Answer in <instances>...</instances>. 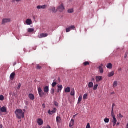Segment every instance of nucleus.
Returning a JSON list of instances; mask_svg holds the SVG:
<instances>
[{
    "label": "nucleus",
    "instance_id": "1",
    "mask_svg": "<svg viewBox=\"0 0 128 128\" xmlns=\"http://www.w3.org/2000/svg\"><path fill=\"white\" fill-rule=\"evenodd\" d=\"M15 114L18 120H22V118H24V112L20 109H17L15 112Z\"/></svg>",
    "mask_w": 128,
    "mask_h": 128
},
{
    "label": "nucleus",
    "instance_id": "2",
    "mask_svg": "<svg viewBox=\"0 0 128 128\" xmlns=\"http://www.w3.org/2000/svg\"><path fill=\"white\" fill-rule=\"evenodd\" d=\"M12 20L10 18H4L2 20V24H6L8 22H10Z\"/></svg>",
    "mask_w": 128,
    "mask_h": 128
},
{
    "label": "nucleus",
    "instance_id": "3",
    "mask_svg": "<svg viewBox=\"0 0 128 128\" xmlns=\"http://www.w3.org/2000/svg\"><path fill=\"white\" fill-rule=\"evenodd\" d=\"M48 8V5L38 6H37L38 10H46Z\"/></svg>",
    "mask_w": 128,
    "mask_h": 128
},
{
    "label": "nucleus",
    "instance_id": "4",
    "mask_svg": "<svg viewBox=\"0 0 128 128\" xmlns=\"http://www.w3.org/2000/svg\"><path fill=\"white\" fill-rule=\"evenodd\" d=\"M58 10L60 12H62L64 10V4H62L58 8Z\"/></svg>",
    "mask_w": 128,
    "mask_h": 128
},
{
    "label": "nucleus",
    "instance_id": "5",
    "mask_svg": "<svg viewBox=\"0 0 128 128\" xmlns=\"http://www.w3.org/2000/svg\"><path fill=\"white\" fill-rule=\"evenodd\" d=\"M74 28H76V26H72L66 28V32H70L72 30H74Z\"/></svg>",
    "mask_w": 128,
    "mask_h": 128
},
{
    "label": "nucleus",
    "instance_id": "6",
    "mask_svg": "<svg viewBox=\"0 0 128 128\" xmlns=\"http://www.w3.org/2000/svg\"><path fill=\"white\" fill-rule=\"evenodd\" d=\"M26 24L27 26H30L32 24V21L31 19H27L26 21Z\"/></svg>",
    "mask_w": 128,
    "mask_h": 128
},
{
    "label": "nucleus",
    "instance_id": "7",
    "mask_svg": "<svg viewBox=\"0 0 128 128\" xmlns=\"http://www.w3.org/2000/svg\"><path fill=\"white\" fill-rule=\"evenodd\" d=\"M48 36V34H41L38 36L39 38H46Z\"/></svg>",
    "mask_w": 128,
    "mask_h": 128
},
{
    "label": "nucleus",
    "instance_id": "8",
    "mask_svg": "<svg viewBox=\"0 0 128 128\" xmlns=\"http://www.w3.org/2000/svg\"><path fill=\"white\" fill-rule=\"evenodd\" d=\"M62 88H64L62 85H58L57 86L58 92H62Z\"/></svg>",
    "mask_w": 128,
    "mask_h": 128
},
{
    "label": "nucleus",
    "instance_id": "9",
    "mask_svg": "<svg viewBox=\"0 0 128 128\" xmlns=\"http://www.w3.org/2000/svg\"><path fill=\"white\" fill-rule=\"evenodd\" d=\"M8 112L6 107L3 106L2 108H0V112Z\"/></svg>",
    "mask_w": 128,
    "mask_h": 128
},
{
    "label": "nucleus",
    "instance_id": "10",
    "mask_svg": "<svg viewBox=\"0 0 128 128\" xmlns=\"http://www.w3.org/2000/svg\"><path fill=\"white\" fill-rule=\"evenodd\" d=\"M50 12H52L54 14H56V12H58V10H56V7L54 6L50 7Z\"/></svg>",
    "mask_w": 128,
    "mask_h": 128
},
{
    "label": "nucleus",
    "instance_id": "11",
    "mask_svg": "<svg viewBox=\"0 0 128 128\" xmlns=\"http://www.w3.org/2000/svg\"><path fill=\"white\" fill-rule=\"evenodd\" d=\"M37 122H38V126H42V124H44V120H42L40 118H38L37 120Z\"/></svg>",
    "mask_w": 128,
    "mask_h": 128
},
{
    "label": "nucleus",
    "instance_id": "12",
    "mask_svg": "<svg viewBox=\"0 0 128 128\" xmlns=\"http://www.w3.org/2000/svg\"><path fill=\"white\" fill-rule=\"evenodd\" d=\"M104 66V65L102 64L98 68L100 70V74H103L104 73V68H102Z\"/></svg>",
    "mask_w": 128,
    "mask_h": 128
},
{
    "label": "nucleus",
    "instance_id": "13",
    "mask_svg": "<svg viewBox=\"0 0 128 128\" xmlns=\"http://www.w3.org/2000/svg\"><path fill=\"white\" fill-rule=\"evenodd\" d=\"M100 80H102V76H97L96 77V82H100Z\"/></svg>",
    "mask_w": 128,
    "mask_h": 128
},
{
    "label": "nucleus",
    "instance_id": "14",
    "mask_svg": "<svg viewBox=\"0 0 128 128\" xmlns=\"http://www.w3.org/2000/svg\"><path fill=\"white\" fill-rule=\"evenodd\" d=\"M57 124H60L62 122V118L60 116H58L56 118Z\"/></svg>",
    "mask_w": 128,
    "mask_h": 128
},
{
    "label": "nucleus",
    "instance_id": "15",
    "mask_svg": "<svg viewBox=\"0 0 128 128\" xmlns=\"http://www.w3.org/2000/svg\"><path fill=\"white\" fill-rule=\"evenodd\" d=\"M112 122H113V126H116V122H118V120L116 117L113 118Z\"/></svg>",
    "mask_w": 128,
    "mask_h": 128
},
{
    "label": "nucleus",
    "instance_id": "16",
    "mask_svg": "<svg viewBox=\"0 0 128 128\" xmlns=\"http://www.w3.org/2000/svg\"><path fill=\"white\" fill-rule=\"evenodd\" d=\"M74 126V120L72 119L70 124V127L72 128Z\"/></svg>",
    "mask_w": 128,
    "mask_h": 128
},
{
    "label": "nucleus",
    "instance_id": "17",
    "mask_svg": "<svg viewBox=\"0 0 128 128\" xmlns=\"http://www.w3.org/2000/svg\"><path fill=\"white\" fill-rule=\"evenodd\" d=\"M44 92L46 94H48V92H50V88H48V86H46V87H44Z\"/></svg>",
    "mask_w": 128,
    "mask_h": 128
},
{
    "label": "nucleus",
    "instance_id": "18",
    "mask_svg": "<svg viewBox=\"0 0 128 128\" xmlns=\"http://www.w3.org/2000/svg\"><path fill=\"white\" fill-rule=\"evenodd\" d=\"M28 98L31 100H34V96L33 94H30L28 95Z\"/></svg>",
    "mask_w": 128,
    "mask_h": 128
},
{
    "label": "nucleus",
    "instance_id": "19",
    "mask_svg": "<svg viewBox=\"0 0 128 128\" xmlns=\"http://www.w3.org/2000/svg\"><path fill=\"white\" fill-rule=\"evenodd\" d=\"M114 76V72L112 71L108 74V78H112V76Z\"/></svg>",
    "mask_w": 128,
    "mask_h": 128
},
{
    "label": "nucleus",
    "instance_id": "20",
    "mask_svg": "<svg viewBox=\"0 0 128 128\" xmlns=\"http://www.w3.org/2000/svg\"><path fill=\"white\" fill-rule=\"evenodd\" d=\"M107 68H109V70H112V64L109 63L107 64L106 66Z\"/></svg>",
    "mask_w": 128,
    "mask_h": 128
},
{
    "label": "nucleus",
    "instance_id": "21",
    "mask_svg": "<svg viewBox=\"0 0 128 128\" xmlns=\"http://www.w3.org/2000/svg\"><path fill=\"white\" fill-rule=\"evenodd\" d=\"M88 86L89 88H94V83L92 82H90L88 84Z\"/></svg>",
    "mask_w": 128,
    "mask_h": 128
},
{
    "label": "nucleus",
    "instance_id": "22",
    "mask_svg": "<svg viewBox=\"0 0 128 128\" xmlns=\"http://www.w3.org/2000/svg\"><path fill=\"white\" fill-rule=\"evenodd\" d=\"M82 100V96L80 95L78 99V104H80Z\"/></svg>",
    "mask_w": 128,
    "mask_h": 128
},
{
    "label": "nucleus",
    "instance_id": "23",
    "mask_svg": "<svg viewBox=\"0 0 128 128\" xmlns=\"http://www.w3.org/2000/svg\"><path fill=\"white\" fill-rule=\"evenodd\" d=\"M14 76H16V73L13 72L10 76V80H12L14 78Z\"/></svg>",
    "mask_w": 128,
    "mask_h": 128
},
{
    "label": "nucleus",
    "instance_id": "24",
    "mask_svg": "<svg viewBox=\"0 0 128 128\" xmlns=\"http://www.w3.org/2000/svg\"><path fill=\"white\" fill-rule=\"evenodd\" d=\"M113 88H116L118 86V81H114L113 83Z\"/></svg>",
    "mask_w": 128,
    "mask_h": 128
},
{
    "label": "nucleus",
    "instance_id": "25",
    "mask_svg": "<svg viewBox=\"0 0 128 128\" xmlns=\"http://www.w3.org/2000/svg\"><path fill=\"white\" fill-rule=\"evenodd\" d=\"M65 92H70V88L67 87L66 88H64Z\"/></svg>",
    "mask_w": 128,
    "mask_h": 128
},
{
    "label": "nucleus",
    "instance_id": "26",
    "mask_svg": "<svg viewBox=\"0 0 128 128\" xmlns=\"http://www.w3.org/2000/svg\"><path fill=\"white\" fill-rule=\"evenodd\" d=\"M70 94H71V96H74V95L76 94V92L74 91V88H73Z\"/></svg>",
    "mask_w": 128,
    "mask_h": 128
},
{
    "label": "nucleus",
    "instance_id": "27",
    "mask_svg": "<svg viewBox=\"0 0 128 128\" xmlns=\"http://www.w3.org/2000/svg\"><path fill=\"white\" fill-rule=\"evenodd\" d=\"M28 32H30V34L32 32H34V29L32 28H28Z\"/></svg>",
    "mask_w": 128,
    "mask_h": 128
},
{
    "label": "nucleus",
    "instance_id": "28",
    "mask_svg": "<svg viewBox=\"0 0 128 128\" xmlns=\"http://www.w3.org/2000/svg\"><path fill=\"white\" fill-rule=\"evenodd\" d=\"M39 96L40 98H42L44 96V92L42 91L40 93H39Z\"/></svg>",
    "mask_w": 128,
    "mask_h": 128
},
{
    "label": "nucleus",
    "instance_id": "29",
    "mask_svg": "<svg viewBox=\"0 0 128 128\" xmlns=\"http://www.w3.org/2000/svg\"><path fill=\"white\" fill-rule=\"evenodd\" d=\"M98 84H95L94 87V90H98Z\"/></svg>",
    "mask_w": 128,
    "mask_h": 128
},
{
    "label": "nucleus",
    "instance_id": "30",
    "mask_svg": "<svg viewBox=\"0 0 128 128\" xmlns=\"http://www.w3.org/2000/svg\"><path fill=\"white\" fill-rule=\"evenodd\" d=\"M88 94H86L84 95L83 98L84 100H88Z\"/></svg>",
    "mask_w": 128,
    "mask_h": 128
},
{
    "label": "nucleus",
    "instance_id": "31",
    "mask_svg": "<svg viewBox=\"0 0 128 128\" xmlns=\"http://www.w3.org/2000/svg\"><path fill=\"white\" fill-rule=\"evenodd\" d=\"M104 122H106V124H108V122H110V119L106 118L104 120Z\"/></svg>",
    "mask_w": 128,
    "mask_h": 128
},
{
    "label": "nucleus",
    "instance_id": "32",
    "mask_svg": "<svg viewBox=\"0 0 128 128\" xmlns=\"http://www.w3.org/2000/svg\"><path fill=\"white\" fill-rule=\"evenodd\" d=\"M83 64L84 66H90V62H86Z\"/></svg>",
    "mask_w": 128,
    "mask_h": 128
},
{
    "label": "nucleus",
    "instance_id": "33",
    "mask_svg": "<svg viewBox=\"0 0 128 128\" xmlns=\"http://www.w3.org/2000/svg\"><path fill=\"white\" fill-rule=\"evenodd\" d=\"M56 84H58V83L56 82H54V81L52 84V88H54Z\"/></svg>",
    "mask_w": 128,
    "mask_h": 128
},
{
    "label": "nucleus",
    "instance_id": "34",
    "mask_svg": "<svg viewBox=\"0 0 128 128\" xmlns=\"http://www.w3.org/2000/svg\"><path fill=\"white\" fill-rule=\"evenodd\" d=\"M68 14H72L74 12V9H69L68 10Z\"/></svg>",
    "mask_w": 128,
    "mask_h": 128
},
{
    "label": "nucleus",
    "instance_id": "35",
    "mask_svg": "<svg viewBox=\"0 0 128 128\" xmlns=\"http://www.w3.org/2000/svg\"><path fill=\"white\" fill-rule=\"evenodd\" d=\"M51 112L52 114H56V108H54V110L51 111Z\"/></svg>",
    "mask_w": 128,
    "mask_h": 128
},
{
    "label": "nucleus",
    "instance_id": "36",
    "mask_svg": "<svg viewBox=\"0 0 128 128\" xmlns=\"http://www.w3.org/2000/svg\"><path fill=\"white\" fill-rule=\"evenodd\" d=\"M4 100V96L2 95L0 96V100L2 102Z\"/></svg>",
    "mask_w": 128,
    "mask_h": 128
},
{
    "label": "nucleus",
    "instance_id": "37",
    "mask_svg": "<svg viewBox=\"0 0 128 128\" xmlns=\"http://www.w3.org/2000/svg\"><path fill=\"white\" fill-rule=\"evenodd\" d=\"M111 116L112 118H116V116H114V111H112L111 112Z\"/></svg>",
    "mask_w": 128,
    "mask_h": 128
},
{
    "label": "nucleus",
    "instance_id": "38",
    "mask_svg": "<svg viewBox=\"0 0 128 128\" xmlns=\"http://www.w3.org/2000/svg\"><path fill=\"white\" fill-rule=\"evenodd\" d=\"M42 92V88H38V94L41 93Z\"/></svg>",
    "mask_w": 128,
    "mask_h": 128
},
{
    "label": "nucleus",
    "instance_id": "39",
    "mask_svg": "<svg viewBox=\"0 0 128 128\" xmlns=\"http://www.w3.org/2000/svg\"><path fill=\"white\" fill-rule=\"evenodd\" d=\"M51 94H54V88L51 89Z\"/></svg>",
    "mask_w": 128,
    "mask_h": 128
},
{
    "label": "nucleus",
    "instance_id": "40",
    "mask_svg": "<svg viewBox=\"0 0 128 128\" xmlns=\"http://www.w3.org/2000/svg\"><path fill=\"white\" fill-rule=\"evenodd\" d=\"M86 128H92L90 127V123H88V124H87V126H86Z\"/></svg>",
    "mask_w": 128,
    "mask_h": 128
},
{
    "label": "nucleus",
    "instance_id": "41",
    "mask_svg": "<svg viewBox=\"0 0 128 128\" xmlns=\"http://www.w3.org/2000/svg\"><path fill=\"white\" fill-rule=\"evenodd\" d=\"M54 106H58V102H54Z\"/></svg>",
    "mask_w": 128,
    "mask_h": 128
},
{
    "label": "nucleus",
    "instance_id": "42",
    "mask_svg": "<svg viewBox=\"0 0 128 128\" xmlns=\"http://www.w3.org/2000/svg\"><path fill=\"white\" fill-rule=\"evenodd\" d=\"M42 68V66H40L39 65H38L37 67H36V69L37 70H41Z\"/></svg>",
    "mask_w": 128,
    "mask_h": 128
},
{
    "label": "nucleus",
    "instance_id": "43",
    "mask_svg": "<svg viewBox=\"0 0 128 128\" xmlns=\"http://www.w3.org/2000/svg\"><path fill=\"white\" fill-rule=\"evenodd\" d=\"M21 86H22V84H18V90H20Z\"/></svg>",
    "mask_w": 128,
    "mask_h": 128
},
{
    "label": "nucleus",
    "instance_id": "44",
    "mask_svg": "<svg viewBox=\"0 0 128 128\" xmlns=\"http://www.w3.org/2000/svg\"><path fill=\"white\" fill-rule=\"evenodd\" d=\"M48 114H52V111H50V110H49L48 111Z\"/></svg>",
    "mask_w": 128,
    "mask_h": 128
},
{
    "label": "nucleus",
    "instance_id": "45",
    "mask_svg": "<svg viewBox=\"0 0 128 128\" xmlns=\"http://www.w3.org/2000/svg\"><path fill=\"white\" fill-rule=\"evenodd\" d=\"M15 2H22V0H15Z\"/></svg>",
    "mask_w": 128,
    "mask_h": 128
},
{
    "label": "nucleus",
    "instance_id": "46",
    "mask_svg": "<svg viewBox=\"0 0 128 128\" xmlns=\"http://www.w3.org/2000/svg\"><path fill=\"white\" fill-rule=\"evenodd\" d=\"M0 128H4V126H2V124H0Z\"/></svg>",
    "mask_w": 128,
    "mask_h": 128
},
{
    "label": "nucleus",
    "instance_id": "47",
    "mask_svg": "<svg viewBox=\"0 0 128 128\" xmlns=\"http://www.w3.org/2000/svg\"><path fill=\"white\" fill-rule=\"evenodd\" d=\"M118 72H122V68H118Z\"/></svg>",
    "mask_w": 128,
    "mask_h": 128
},
{
    "label": "nucleus",
    "instance_id": "48",
    "mask_svg": "<svg viewBox=\"0 0 128 128\" xmlns=\"http://www.w3.org/2000/svg\"><path fill=\"white\" fill-rule=\"evenodd\" d=\"M78 114H76V115H74L73 116L74 118H76V116H78Z\"/></svg>",
    "mask_w": 128,
    "mask_h": 128
},
{
    "label": "nucleus",
    "instance_id": "49",
    "mask_svg": "<svg viewBox=\"0 0 128 128\" xmlns=\"http://www.w3.org/2000/svg\"><path fill=\"white\" fill-rule=\"evenodd\" d=\"M112 106L113 108H114V106H116V104H112Z\"/></svg>",
    "mask_w": 128,
    "mask_h": 128
},
{
    "label": "nucleus",
    "instance_id": "50",
    "mask_svg": "<svg viewBox=\"0 0 128 128\" xmlns=\"http://www.w3.org/2000/svg\"><path fill=\"white\" fill-rule=\"evenodd\" d=\"M46 128H51L50 126L48 125Z\"/></svg>",
    "mask_w": 128,
    "mask_h": 128
},
{
    "label": "nucleus",
    "instance_id": "51",
    "mask_svg": "<svg viewBox=\"0 0 128 128\" xmlns=\"http://www.w3.org/2000/svg\"><path fill=\"white\" fill-rule=\"evenodd\" d=\"M114 107H112V112H114Z\"/></svg>",
    "mask_w": 128,
    "mask_h": 128
},
{
    "label": "nucleus",
    "instance_id": "52",
    "mask_svg": "<svg viewBox=\"0 0 128 128\" xmlns=\"http://www.w3.org/2000/svg\"><path fill=\"white\" fill-rule=\"evenodd\" d=\"M120 116H121V118H122V114H119Z\"/></svg>",
    "mask_w": 128,
    "mask_h": 128
},
{
    "label": "nucleus",
    "instance_id": "53",
    "mask_svg": "<svg viewBox=\"0 0 128 128\" xmlns=\"http://www.w3.org/2000/svg\"><path fill=\"white\" fill-rule=\"evenodd\" d=\"M116 126H120V123L118 122L117 124H116Z\"/></svg>",
    "mask_w": 128,
    "mask_h": 128
},
{
    "label": "nucleus",
    "instance_id": "54",
    "mask_svg": "<svg viewBox=\"0 0 128 128\" xmlns=\"http://www.w3.org/2000/svg\"><path fill=\"white\" fill-rule=\"evenodd\" d=\"M112 94H114V92H113L112 93Z\"/></svg>",
    "mask_w": 128,
    "mask_h": 128
},
{
    "label": "nucleus",
    "instance_id": "55",
    "mask_svg": "<svg viewBox=\"0 0 128 128\" xmlns=\"http://www.w3.org/2000/svg\"><path fill=\"white\" fill-rule=\"evenodd\" d=\"M36 50V48L34 50Z\"/></svg>",
    "mask_w": 128,
    "mask_h": 128
},
{
    "label": "nucleus",
    "instance_id": "56",
    "mask_svg": "<svg viewBox=\"0 0 128 128\" xmlns=\"http://www.w3.org/2000/svg\"><path fill=\"white\" fill-rule=\"evenodd\" d=\"M92 80H94V78H93V79H92Z\"/></svg>",
    "mask_w": 128,
    "mask_h": 128
},
{
    "label": "nucleus",
    "instance_id": "57",
    "mask_svg": "<svg viewBox=\"0 0 128 128\" xmlns=\"http://www.w3.org/2000/svg\"><path fill=\"white\" fill-rule=\"evenodd\" d=\"M58 80H60V78H58Z\"/></svg>",
    "mask_w": 128,
    "mask_h": 128
},
{
    "label": "nucleus",
    "instance_id": "58",
    "mask_svg": "<svg viewBox=\"0 0 128 128\" xmlns=\"http://www.w3.org/2000/svg\"><path fill=\"white\" fill-rule=\"evenodd\" d=\"M126 128H128V127H126Z\"/></svg>",
    "mask_w": 128,
    "mask_h": 128
}]
</instances>
